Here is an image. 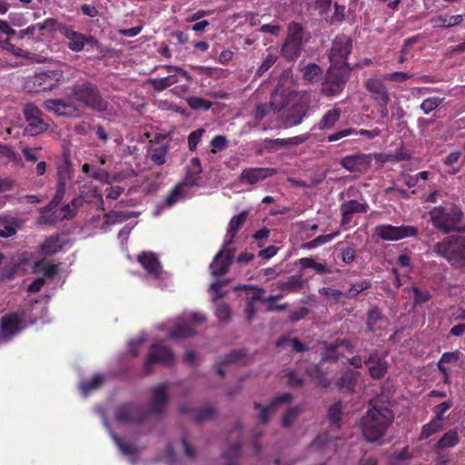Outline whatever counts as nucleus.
<instances>
[{
	"instance_id": "nucleus-1",
	"label": "nucleus",
	"mask_w": 465,
	"mask_h": 465,
	"mask_svg": "<svg viewBox=\"0 0 465 465\" xmlns=\"http://www.w3.org/2000/svg\"><path fill=\"white\" fill-rule=\"evenodd\" d=\"M167 383H162L152 389L151 409L145 410L141 404L124 402L114 409V420L121 424H141L151 413L161 415L167 403Z\"/></svg>"
},
{
	"instance_id": "nucleus-2",
	"label": "nucleus",
	"mask_w": 465,
	"mask_h": 465,
	"mask_svg": "<svg viewBox=\"0 0 465 465\" xmlns=\"http://www.w3.org/2000/svg\"><path fill=\"white\" fill-rule=\"evenodd\" d=\"M393 422V412L386 406H372L361 421L362 435L368 442H375L383 437Z\"/></svg>"
},
{
	"instance_id": "nucleus-3",
	"label": "nucleus",
	"mask_w": 465,
	"mask_h": 465,
	"mask_svg": "<svg viewBox=\"0 0 465 465\" xmlns=\"http://www.w3.org/2000/svg\"><path fill=\"white\" fill-rule=\"evenodd\" d=\"M433 253L455 269H465V236L450 235L433 244Z\"/></svg>"
},
{
	"instance_id": "nucleus-4",
	"label": "nucleus",
	"mask_w": 465,
	"mask_h": 465,
	"mask_svg": "<svg viewBox=\"0 0 465 465\" xmlns=\"http://www.w3.org/2000/svg\"><path fill=\"white\" fill-rule=\"evenodd\" d=\"M428 215H430L433 228L443 234H449L452 232H465V225H457L463 219V212L457 205H452L450 212L444 210L442 206L434 207L428 212Z\"/></svg>"
},
{
	"instance_id": "nucleus-5",
	"label": "nucleus",
	"mask_w": 465,
	"mask_h": 465,
	"mask_svg": "<svg viewBox=\"0 0 465 465\" xmlns=\"http://www.w3.org/2000/svg\"><path fill=\"white\" fill-rule=\"evenodd\" d=\"M303 26L291 22L287 27V36L282 46L281 54L288 61L296 60L302 54L303 45L308 42Z\"/></svg>"
},
{
	"instance_id": "nucleus-6",
	"label": "nucleus",
	"mask_w": 465,
	"mask_h": 465,
	"mask_svg": "<svg viewBox=\"0 0 465 465\" xmlns=\"http://www.w3.org/2000/svg\"><path fill=\"white\" fill-rule=\"evenodd\" d=\"M71 95L97 112H104L107 109V101L102 97L98 87L90 82L73 85L71 87Z\"/></svg>"
},
{
	"instance_id": "nucleus-7",
	"label": "nucleus",
	"mask_w": 465,
	"mask_h": 465,
	"mask_svg": "<svg viewBox=\"0 0 465 465\" xmlns=\"http://www.w3.org/2000/svg\"><path fill=\"white\" fill-rule=\"evenodd\" d=\"M352 50V40L345 35H338L332 41L329 54L331 66L351 70L347 58Z\"/></svg>"
},
{
	"instance_id": "nucleus-8",
	"label": "nucleus",
	"mask_w": 465,
	"mask_h": 465,
	"mask_svg": "<svg viewBox=\"0 0 465 465\" xmlns=\"http://www.w3.org/2000/svg\"><path fill=\"white\" fill-rule=\"evenodd\" d=\"M172 349L163 342H154L149 347V352H147L146 360L143 364V374L148 375L152 373L153 366L160 364L163 366H170L173 362Z\"/></svg>"
},
{
	"instance_id": "nucleus-9",
	"label": "nucleus",
	"mask_w": 465,
	"mask_h": 465,
	"mask_svg": "<svg viewBox=\"0 0 465 465\" xmlns=\"http://www.w3.org/2000/svg\"><path fill=\"white\" fill-rule=\"evenodd\" d=\"M417 227L414 225L394 226L389 223H382L373 228V235L382 241L396 242L408 237L417 236Z\"/></svg>"
},
{
	"instance_id": "nucleus-10",
	"label": "nucleus",
	"mask_w": 465,
	"mask_h": 465,
	"mask_svg": "<svg viewBox=\"0 0 465 465\" xmlns=\"http://www.w3.org/2000/svg\"><path fill=\"white\" fill-rule=\"evenodd\" d=\"M350 71L346 68L330 66L325 80L322 83V93L328 96L340 94L349 79Z\"/></svg>"
},
{
	"instance_id": "nucleus-11",
	"label": "nucleus",
	"mask_w": 465,
	"mask_h": 465,
	"mask_svg": "<svg viewBox=\"0 0 465 465\" xmlns=\"http://www.w3.org/2000/svg\"><path fill=\"white\" fill-rule=\"evenodd\" d=\"M61 35L67 39V47L75 53L83 51L85 45H91L92 47L99 46L98 40L94 36H87L84 34L74 31L71 25L62 27Z\"/></svg>"
},
{
	"instance_id": "nucleus-12",
	"label": "nucleus",
	"mask_w": 465,
	"mask_h": 465,
	"mask_svg": "<svg viewBox=\"0 0 465 465\" xmlns=\"http://www.w3.org/2000/svg\"><path fill=\"white\" fill-rule=\"evenodd\" d=\"M233 255V249H230L229 246L222 247L221 251H219V252L214 255L211 265H209L212 275L214 277H219L226 274L229 271L230 265L232 264Z\"/></svg>"
},
{
	"instance_id": "nucleus-13",
	"label": "nucleus",
	"mask_w": 465,
	"mask_h": 465,
	"mask_svg": "<svg viewBox=\"0 0 465 465\" xmlns=\"http://www.w3.org/2000/svg\"><path fill=\"white\" fill-rule=\"evenodd\" d=\"M277 174V170L271 167H256L242 170L239 182L250 185L265 181Z\"/></svg>"
},
{
	"instance_id": "nucleus-14",
	"label": "nucleus",
	"mask_w": 465,
	"mask_h": 465,
	"mask_svg": "<svg viewBox=\"0 0 465 465\" xmlns=\"http://www.w3.org/2000/svg\"><path fill=\"white\" fill-rule=\"evenodd\" d=\"M341 227L348 228L355 213H366L369 209L366 202L348 200L341 204Z\"/></svg>"
},
{
	"instance_id": "nucleus-15",
	"label": "nucleus",
	"mask_w": 465,
	"mask_h": 465,
	"mask_svg": "<svg viewBox=\"0 0 465 465\" xmlns=\"http://www.w3.org/2000/svg\"><path fill=\"white\" fill-rule=\"evenodd\" d=\"M370 163H371V154L360 153L341 159L339 164L350 173H362L369 169Z\"/></svg>"
},
{
	"instance_id": "nucleus-16",
	"label": "nucleus",
	"mask_w": 465,
	"mask_h": 465,
	"mask_svg": "<svg viewBox=\"0 0 465 465\" xmlns=\"http://www.w3.org/2000/svg\"><path fill=\"white\" fill-rule=\"evenodd\" d=\"M51 74H54V72L41 73L32 76L26 81L25 88L31 93L51 91L56 85Z\"/></svg>"
},
{
	"instance_id": "nucleus-17",
	"label": "nucleus",
	"mask_w": 465,
	"mask_h": 465,
	"mask_svg": "<svg viewBox=\"0 0 465 465\" xmlns=\"http://www.w3.org/2000/svg\"><path fill=\"white\" fill-rule=\"evenodd\" d=\"M287 104L288 99L286 95L277 89L272 94L271 100L268 104H264L257 106L256 116H265L270 114H275Z\"/></svg>"
},
{
	"instance_id": "nucleus-18",
	"label": "nucleus",
	"mask_w": 465,
	"mask_h": 465,
	"mask_svg": "<svg viewBox=\"0 0 465 465\" xmlns=\"http://www.w3.org/2000/svg\"><path fill=\"white\" fill-rule=\"evenodd\" d=\"M365 365L368 367L369 376L373 380L382 379L387 372V361L376 351L365 358Z\"/></svg>"
},
{
	"instance_id": "nucleus-19",
	"label": "nucleus",
	"mask_w": 465,
	"mask_h": 465,
	"mask_svg": "<svg viewBox=\"0 0 465 465\" xmlns=\"http://www.w3.org/2000/svg\"><path fill=\"white\" fill-rule=\"evenodd\" d=\"M290 401H292V395L290 393H282L272 399L271 402L265 406L260 403H254V410L259 411V422H261V424L267 423L269 421V416L274 409L283 403L290 402Z\"/></svg>"
},
{
	"instance_id": "nucleus-20",
	"label": "nucleus",
	"mask_w": 465,
	"mask_h": 465,
	"mask_svg": "<svg viewBox=\"0 0 465 465\" xmlns=\"http://www.w3.org/2000/svg\"><path fill=\"white\" fill-rule=\"evenodd\" d=\"M386 316L383 315L381 309L377 306L368 310L366 312V330L371 333H375L378 337H381L383 332V324L386 322Z\"/></svg>"
},
{
	"instance_id": "nucleus-21",
	"label": "nucleus",
	"mask_w": 465,
	"mask_h": 465,
	"mask_svg": "<svg viewBox=\"0 0 465 465\" xmlns=\"http://www.w3.org/2000/svg\"><path fill=\"white\" fill-rule=\"evenodd\" d=\"M138 262L141 263L142 268L151 274L154 279H158L162 273V265H160L159 259L153 252H142L138 256Z\"/></svg>"
},
{
	"instance_id": "nucleus-22",
	"label": "nucleus",
	"mask_w": 465,
	"mask_h": 465,
	"mask_svg": "<svg viewBox=\"0 0 465 465\" xmlns=\"http://www.w3.org/2000/svg\"><path fill=\"white\" fill-rule=\"evenodd\" d=\"M247 215H249V213L246 210H243L241 213H239L238 215L232 216L231 221H229L228 224V232H226L225 243H223L225 247L232 244L235 235L237 234V232H239V231L242 229V225L246 222Z\"/></svg>"
},
{
	"instance_id": "nucleus-23",
	"label": "nucleus",
	"mask_w": 465,
	"mask_h": 465,
	"mask_svg": "<svg viewBox=\"0 0 465 465\" xmlns=\"http://www.w3.org/2000/svg\"><path fill=\"white\" fill-rule=\"evenodd\" d=\"M21 317L16 312H11L0 320V332L12 337L20 331Z\"/></svg>"
},
{
	"instance_id": "nucleus-24",
	"label": "nucleus",
	"mask_w": 465,
	"mask_h": 465,
	"mask_svg": "<svg viewBox=\"0 0 465 465\" xmlns=\"http://www.w3.org/2000/svg\"><path fill=\"white\" fill-rule=\"evenodd\" d=\"M366 89L371 94L373 99L379 103L387 104L390 100L389 94L380 79L371 78L365 82Z\"/></svg>"
},
{
	"instance_id": "nucleus-25",
	"label": "nucleus",
	"mask_w": 465,
	"mask_h": 465,
	"mask_svg": "<svg viewBox=\"0 0 465 465\" xmlns=\"http://www.w3.org/2000/svg\"><path fill=\"white\" fill-rule=\"evenodd\" d=\"M306 141V135H298L290 138H276L265 140V147L268 151H277L282 147L288 146L290 144H300Z\"/></svg>"
},
{
	"instance_id": "nucleus-26",
	"label": "nucleus",
	"mask_w": 465,
	"mask_h": 465,
	"mask_svg": "<svg viewBox=\"0 0 465 465\" xmlns=\"http://www.w3.org/2000/svg\"><path fill=\"white\" fill-rule=\"evenodd\" d=\"M137 217V213L131 211H109L104 213V224L112 226Z\"/></svg>"
},
{
	"instance_id": "nucleus-27",
	"label": "nucleus",
	"mask_w": 465,
	"mask_h": 465,
	"mask_svg": "<svg viewBox=\"0 0 465 465\" xmlns=\"http://www.w3.org/2000/svg\"><path fill=\"white\" fill-rule=\"evenodd\" d=\"M45 107L54 112L58 116H64L75 110V106L72 102H65L62 99L47 100Z\"/></svg>"
},
{
	"instance_id": "nucleus-28",
	"label": "nucleus",
	"mask_w": 465,
	"mask_h": 465,
	"mask_svg": "<svg viewBox=\"0 0 465 465\" xmlns=\"http://www.w3.org/2000/svg\"><path fill=\"white\" fill-rule=\"evenodd\" d=\"M411 157V150L407 149L404 146H401L398 150L395 151L394 153L391 154H382L377 153L375 154V159L378 162L385 163V162H402L408 161Z\"/></svg>"
},
{
	"instance_id": "nucleus-29",
	"label": "nucleus",
	"mask_w": 465,
	"mask_h": 465,
	"mask_svg": "<svg viewBox=\"0 0 465 465\" xmlns=\"http://www.w3.org/2000/svg\"><path fill=\"white\" fill-rule=\"evenodd\" d=\"M63 244L60 242L59 235H51L40 244V252L45 256H52L60 252Z\"/></svg>"
},
{
	"instance_id": "nucleus-30",
	"label": "nucleus",
	"mask_w": 465,
	"mask_h": 465,
	"mask_svg": "<svg viewBox=\"0 0 465 465\" xmlns=\"http://www.w3.org/2000/svg\"><path fill=\"white\" fill-rule=\"evenodd\" d=\"M67 25L60 23L55 18H46L42 23H37L36 26L41 35H52L56 31L61 33L62 27H65Z\"/></svg>"
},
{
	"instance_id": "nucleus-31",
	"label": "nucleus",
	"mask_w": 465,
	"mask_h": 465,
	"mask_svg": "<svg viewBox=\"0 0 465 465\" xmlns=\"http://www.w3.org/2000/svg\"><path fill=\"white\" fill-rule=\"evenodd\" d=\"M104 383V376L101 373L94 374L91 380L80 382L79 389L84 396L90 394L91 391L98 390Z\"/></svg>"
},
{
	"instance_id": "nucleus-32",
	"label": "nucleus",
	"mask_w": 465,
	"mask_h": 465,
	"mask_svg": "<svg viewBox=\"0 0 465 465\" xmlns=\"http://www.w3.org/2000/svg\"><path fill=\"white\" fill-rule=\"evenodd\" d=\"M65 193V182L64 180L59 176V180H57V186H56V193H54V199L50 201L49 204L47 206L40 209V212L42 213H46L50 212L52 209L56 207L58 204H60L61 201L64 197Z\"/></svg>"
},
{
	"instance_id": "nucleus-33",
	"label": "nucleus",
	"mask_w": 465,
	"mask_h": 465,
	"mask_svg": "<svg viewBox=\"0 0 465 465\" xmlns=\"http://www.w3.org/2000/svg\"><path fill=\"white\" fill-rule=\"evenodd\" d=\"M29 121L25 132L30 136H36L48 128V124L43 120V118H26Z\"/></svg>"
},
{
	"instance_id": "nucleus-34",
	"label": "nucleus",
	"mask_w": 465,
	"mask_h": 465,
	"mask_svg": "<svg viewBox=\"0 0 465 465\" xmlns=\"http://www.w3.org/2000/svg\"><path fill=\"white\" fill-rule=\"evenodd\" d=\"M177 82L178 77L175 74L163 78H150L148 80V84L157 92H162Z\"/></svg>"
},
{
	"instance_id": "nucleus-35",
	"label": "nucleus",
	"mask_w": 465,
	"mask_h": 465,
	"mask_svg": "<svg viewBox=\"0 0 465 465\" xmlns=\"http://www.w3.org/2000/svg\"><path fill=\"white\" fill-rule=\"evenodd\" d=\"M194 335V329L188 322L178 323L169 331L171 339H186Z\"/></svg>"
},
{
	"instance_id": "nucleus-36",
	"label": "nucleus",
	"mask_w": 465,
	"mask_h": 465,
	"mask_svg": "<svg viewBox=\"0 0 465 465\" xmlns=\"http://www.w3.org/2000/svg\"><path fill=\"white\" fill-rule=\"evenodd\" d=\"M298 264L301 266V269H312L316 273L321 275L330 273V270L326 264L319 263L311 257H303L299 259Z\"/></svg>"
},
{
	"instance_id": "nucleus-37",
	"label": "nucleus",
	"mask_w": 465,
	"mask_h": 465,
	"mask_svg": "<svg viewBox=\"0 0 465 465\" xmlns=\"http://www.w3.org/2000/svg\"><path fill=\"white\" fill-rule=\"evenodd\" d=\"M302 288V280L301 276L289 277L285 282H279L278 289L289 293L297 292Z\"/></svg>"
},
{
	"instance_id": "nucleus-38",
	"label": "nucleus",
	"mask_w": 465,
	"mask_h": 465,
	"mask_svg": "<svg viewBox=\"0 0 465 465\" xmlns=\"http://www.w3.org/2000/svg\"><path fill=\"white\" fill-rule=\"evenodd\" d=\"M462 20L463 17L460 15L450 16L439 15L438 17L434 18L432 22L435 24V27L450 28L461 24Z\"/></svg>"
},
{
	"instance_id": "nucleus-39",
	"label": "nucleus",
	"mask_w": 465,
	"mask_h": 465,
	"mask_svg": "<svg viewBox=\"0 0 465 465\" xmlns=\"http://www.w3.org/2000/svg\"><path fill=\"white\" fill-rule=\"evenodd\" d=\"M303 78L311 83H317L322 79V69L316 64L312 63L302 68Z\"/></svg>"
},
{
	"instance_id": "nucleus-40",
	"label": "nucleus",
	"mask_w": 465,
	"mask_h": 465,
	"mask_svg": "<svg viewBox=\"0 0 465 465\" xmlns=\"http://www.w3.org/2000/svg\"><path fill=\"white\" fill-rule=\"evenodd\" d=\"M289 344L292 347V350L296 353H303L307 351V346L299 341L297 338H289L287 336H282L276 341V347H281L283 344Z\"/></svg>"
},
{
	"instance_id": "nucleus-41",
	"label": "nucleus",
	"mask_w": 465,
	"mask_h": 465,
	"mask_svg": "<svg viewBox=\"0 0 465 465\" xmlns=\"http://www.w3.org/2000/svg\"><path fill=\"white\" fill-rule=\"evenodd\" d=\"M441 420L432 419L430 422L423 425L422 431L420 434V440H425L430 436L440 430Z\"/></svg>"
},
{
	"instance_id": "nucleus-42",
	"label": "nucleus",
	"mask_w": 465,
	"mask_h": 465,
	"mask_svg": "<svg viewBox=\"0 0 465 465\" xmlns=\"http://www.w3.org/2000/svg\"><path fill=\"white\" fill-rule=\"evenodd\" d=\"M459 443V436L457 432L453 430H450L445 434H443L442 438L438 440L436 443V448L443 449V448H452Z\"/></svg>"
},
{
	"instance_id": "nucleus-43",
	"label": "nucleus",
	"mask_w": 465,
	"mask_h": 465,
	"mask_svg": "<svg viewBox=\"0 0 465 465\" xmlns=\"http://www.w3.org/2000/svg\"><path fill=\"white\" fill-rule=\"evenodd\" d=\"M240 450H242V440L234 442L229 445L228 450L222 453V458L225 459L228 463L226 465H234L232 463V460H236L240 456Z\"/></svg>"
},
{
	"instance_id": "nucleus-44",
	"label": "nucleus",
	"mask_w": 465,
	"mask_h": 465,
	"mask_svg": "<svg viewBox=\"0 0 465 465\" xmlns=\"http://www.w3.org/2000/svg\"><path fill=\"white\" fill-rule=\"evenodd\" d=\"M355 385L356 376H354V373L351 371L343 373L342 377H341V380H339V388L344 391L352 392Z\"/></svg>"
},
{
	"instance_id": "nucleus-45",
	"label": "nucleus",
	"mask_w": 465,
	"mask_h": 465,
	"mask_svg": "<svg viewBox=\"0 0 465 465\" xmlns=\"http://www.w3.org/2000/svg\"><path fill=\"white\" fill-rule=\"evenodd\" d=\"M215 416V408L212 404H208L203 407V409L196 411L194 414L193 420L194 422L201 424L206 420H210Z\"/></svg>"
},
{
	"instance_id": "nucleus-46",
	"label": "nucleus",
	"mask_w": 465,
	"mask_h": 465,
	"mask_svg": "<svg viewBox=\"0 0 465 465\" xmlns=\"http://www.w3.org/2000/svg\"><path fill=\"white\" fill-rule=\"evenodd\" d=\"M411 290H412L413 304H415V306L421 305L429 302L431 298L430 292L426 289H420L416 285H412Z\"/></svg>"
},
{
	"instance_id": "nucleus-47",
	"label": "nucleus",
	"mask_w": 465,
	"mask_h": 465,
	"mask_svg": "<svg viewBox=\"0 0 465 465\" xmlns=\"http://www.w3.org/2000/svg\"><path fill=\"white\" fill-rule=\"evenodd\" d=\"M371 287V282L370 280H362L359 282H356L351 287H349L348 291V298L354 299L362 292L369 290Z\"/></svg>"
},
{
	"instance_id": "nucleus-48",
	"label": "nucleus",
	"mask_w": 465,
	"mask_h": 465,
	"mask_svg": "<svg viewBox=\"0 0 465 465\" xmlns=\"http://www.w3.org/2000/svg\"><path fill=\"white\" fill-rule=\"evenodd\" d=\"M429 172L423 171L420 172L417 174H402L403 183H405L406 187L408 188H413L416 187L417 183H419L420 180L426 181L428 180Z\"/></svg>"
},
{
	"instance_id": "nucleus-49",
	"label": "nucleus",
	"mask_w": 465,
	"mask_h": 465,
	"mask_svg": "<svg viewBox=\"0 0 465 465\" xmlns=\"http://www.w3.org/2000/svg\"><path fill=\"white\" fill-rule=\"evenodd\" d=\"M114 443H116L117 448H119V450H121V452L124 453V455L134 456L137 454V449L127 440L116 435H114Z\"/></svg>"
},
{
	"instance_id": "nucleus-50",
	"label": "nucleus",
	"mask_w": 465,
	"mask_h": 465,
	"mask_svg": "<svg viewBox=\"0 0 465 465\" xmlns=\"http://www.w3.org/2000/svg\"><path fill=\"white\" fill-rule=\"evenodd\" d=\"M319 294L325 298H331L335 302H341L342 298H347V292L344 293L340 290L329 288V287H322L319 289Z\"/></svg>"
},
{
	"instance_id": "nucleus-51",
	"label": "nucleus",
	"mask_w": 465,
	"mask_h": 465,
	"mask_svg": "<svg viewBox=\"0 0 465 465\" xmlns=\"http://www.w3.org/2000/svg\"><path fill=\"white\" fill-rule=\"evenodd\" d=\"M165 155H167V146L161 145L152 149L151 161L158 166H162L165 163Z\"/></svg>"
},
{
	"instance_id": "nucleus-52",
	"label": "nucleus",
	"mask_w": 465,
	"mask_h": 465,
	"mask_svg": "<svg viewBox=\"0 0 465 465\" xmlns=\"http://www.w3.org/2000/svg\"><path fill=\"white\" fill-rule=\"evenodd\" d=\"M341 415V402L337 401L328 409V420L333 426L339 428L340 416Z\"/></svg>"
},
{
	"instance_id": "nucleus-53",
	"label": "nucleus",
	"mask_w": 465,
	"mask_h": 465,
	"mask_svg": "<svg viewBox=\"0 0 465 465\" xmlns=\"http://www.w3.org/2000/svg\"><path fill=\"white\" fill-rule=\"evenodd\" d=\"M182 195L183 184H176V186L167 193L166 199H164V204H166L167 207H172L182 198Z\"/></svg>"
},
{
	"instance_id": "nucleus-54",
	"label": "nucleus",
	"mask_w": 465,
	"mask_h": 465,
	"mask_svg": "<svg viewBox=\"0 0 465 465\" xmlns=\"http://www.w3.org/2000/svg\"><path fill=\"white\" fill-rule=\"evenodd\" d=\"M35 269H40L44 275L49 279H54L57 275V265L54 263H43L42 261H37L35 263Z\"/></svg>"
},
{
	"instance_id": "nucleus-55",
	"label": "nucleus",
	"mask_w": 465,
	"mask_h": 465,
	"mask_svg": "<svg viewBox=\"0 0 465 465\" xmlns=\"http://www.w3.org/2000/svg\"><path fill=\"white\" fill-rule=\"evenodd\" d=\"M459 359V352H446L440 356V361H438V371L442 373V375H446V368L443 366L444 363H452L456 362Z\"/></svg>"
},
{
	"instance_id": "nucleus-56",
	"label": "nucleus",
	"mask_w": 465,
	"mask_h": 465,
	"mask_svg": "<svg viewBox=\"0 0 465 465\" xmlns=\"http://www.w3.org/2000/svg\"><path fill=\"white\" fill-rule=\"evenodd\" d=\"M299 414L300 407H292L288 409L285 414H283V417H282V426L285 428L292 426Z\"/></svg>"
},
{
	"instance_id": "nucleus-57",
	"label": "nucleus",
	"mask_w": 465,
	"mask_h": 465,
	"mask_svg": "<svg viewBox=\"0 0 465 465\" xmlns=\"http://www.w3.org/2000/svg\"><path fill=\"white\" fill-rule=\"evenodd\" d=\"M243 290H248L251 292V297L248 298V302H252V304H254L257 301H262L264 299L262 297V294L264 293V289L262 287H258L256 285H244L242 286Z\"/></svg>"
},
{
	"instance_id": "nucleus-58",
	"label": "nucleus",
	"mask_w": 465,
	"mask_h": 465,
	"mask_svg": "<svg viewBox=\"0 0 465 465\" xmlns=\"http://www.w3.org/2000/svg\"><path fill=\"white\" fill-rule=\"evenodd\" d=\"M227 147V139L223 135H214L211 140V153H217Z\"/></svg>"
},
{
	"instance_id": "nucleus-59",
	"label": "nucleus",
	"mask_w": 465,
	"mask_h": 465,
	"mask_svg": "<svg viewBox=\"0 0 465 465\" xmlns=\"http://www.w3.org/2000/svg\"><path fill=\"white\" fill-rule=\"evenodd\" d=\"M188 105L194 110H207L211 107L212 103L201 97H190L187 99Z\"/></svg>"
},
{
	"instance_id": "nucleus-60",
	"label": "nucleus",
	"mask_w": 465,
	"mask_h": 465,
	"mask_svg": "<svg viewBox=\"0 0 465 465\" xmlns=\"http://www.w3.org/2000/svg\"><path fill=\"white\" fill-rule=\"evenodd\" d=\"M277 55L269 54L262 64L257 69L255 75L260 77L262 76L266 71H268L277 61Z\"/></svg>"
},
{
	"instance_id": "nucleus-61",
	"label": "nucleus",
	"mask_w": 465,
	"mask_h": 465,
	"mask_svg": "<svg viewBox=\"0 0 465 465\" xmlns=\"http://www.w3.org/2000/svg\"><path fill=\"white\" fill-rule=\"evenodd\" d=\"M246 356V352L243 350H234L223 357L221 364H229L238 362L241 360L244 359Z\"/></svg>"
},
{
	"instance_id": "nucleus-62",
	"label": "nucleus",
	"mask_w": 465,
	"mask_h": 465,
	"mask_svg": "<svg viewBox=\"0 0 465 465\" xmlns=\"http://www.w3.org/2000/svg\"><path fill=\"white\" fill-rule=\"evenodd\" d=\"M282 298L281 294L276 295H269L267 298L263 299V302L268 304V312H282L286 309V303L277 305L274 302Z\"/></svg>"
},
{
	"instance_id": "nucleus-63",
	"label": "nucleus",
	"mask_w": 465,
	"mask_h": 465,
	"mask_svg": "<svg viewBox=\"0 0 465 465\" xmlns=\"http://www.w3.org/2000/svg\"><path fill=\"white\" fill-rule=\"evenodd\" d=\"M334 12L330 18L331 24L341 23L345 18V6L339 5L337 2L333 4Z\"/></svg>"
},
{
	"instance_id": "nucleus-64",
	"label": "nucleus",
	"mask_w": 465,
	"mask_h": 465,
	"mask_svg": "<svg viewBox=\"0 0 465 465\" xmlns=\"http://www.w3.org/2000/svg\"><path fill=\"white\" fill-rule=\"evenodd\" d=\"M441 101V99L437 97L428 98L422 102L420 108L424 114H430L440 105Z\"/></svg>"
}]
</instances>
